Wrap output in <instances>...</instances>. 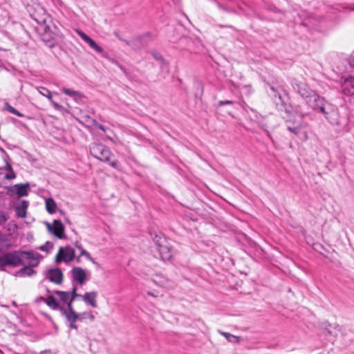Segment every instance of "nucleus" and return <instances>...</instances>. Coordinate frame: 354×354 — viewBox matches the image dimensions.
<instances>
[{
	"label": "nucleus",
	"instance_id": "nucleus-1",
	"mask_svg": "<svg viewBox=\"0 0 354 354\" xmlns=\"http://www.w3.org/2000/svg\"><path fill=\"white\" fill-rule=\"evenodd\" d=\"M293 88L306 100L309 106L314 111L321 113L331 125L338 130L344 128L346 121L339 115L337 106L319 96L304 82L295 81Z\"/></svg>",
	"mask_w": 354,
	"mask_h": 354
},
{
	"label": "nucleus",
	"instance_id": "nucleus-2",
	"mask_svg": "<svg viewBox=\"0 0 354 354\" xmlns=\"http://www.w3.org/2000/svg\"><path fill=\"white\" fill-rule=\"evenodd\" d=\"M24 265L22 250H15L0 256V271L4 270V267L17 268Z\"/></svg>",
	"mask_w": 354,
	"mask_h": 354
},
{
	"label": "nucleus",
	"instance_id": "nucleus-3",
	"mask_svg": "<svg viewBox=\"0 0 354 354\" xmlns=\"http://www.w3.org/2000/svg\"><path fill=\"white\" fill-rule=\"evenodd\" d=\"M152 239L157 246L161 259L163 261L169 260L172 257V250L165 237L161 233H159L155 234Z\"/></svg>",
	"mask_w": 354,
	"mask_h": 354
},
{
	"label": "nucleus",
	"instance_id": "nucleus-4",
	"mask_svg": "<svg viewBox=\"0 0 354 354\" xmlns=\"http://www.w3.org/2000/svg\"><path fill=\"white\" fill-rule=\"evenodd\" d=\"M90 153L95 158L107 162L112 155L108 147L100 143H93L90 147Z\"/></svg>",
	"mask_w": 354,
	"mask_h": 354
},
{
	"label": "nucleus",
	"instance_id": "nucleus-5",
	"mask_svg": "<svg viewBox=\"0 0 354 354\" xmlns=\"http://www.w3.org/2000/svg\"><path fill=\"white\" fill-rule=\"evenodd\" d=\"M59 310L62 314L65 316L67 322L69 323V328L77 329V326L75 325V322L78 320H82L81 314H77L75 312L73 308V304H68L67 308H64L62 307L59 308Z\"/></svg>",
	"mask_w": 354,
	"mask_h": 354
},
{
	"label": "nucleus",
	"instance_id": "nucleus-6",
	"mask_svg": "<svg viewBox=\"0 0 354 354\" xmlns=\"http://www.w3.org/2000/svg\"><path fill=\"white\" fill-rule=\"evenodd\" d=\"M303 115L300 116L299 118L294 122L291 120L287 121V128L288 131L291 133L295 134L296 136H299V134H302L304 139H307V133L304 131V128L306 126V124L302 120Z\"/></svg>",
	"mask_w": 354,
	"mask_h": 354
},
{
	"label": "nucleus",
	"instance_id": "nucleus-7",
	"mask_svg": "<svg viewBox=\"0 0 354 354\" xmlns=\"http://www.w3.org/2000/svg\"><path fill=\"white\" fill-rule=\"evenodd\" d=\"M75 259V250L70 246L60 247L55 257V262H70Z\"/></svg>",
	"mask_w": 354,
	"mask_h": 354
},
{
	"label": "nucleus",
	"instance_id": "nucleus-8",
	"mask_svg": "<svg viewBox=\"0 0 354 354\" xmlns=\"http://www.w3.org/2000/svg\"><path fill=\"white\" fill-rule=\"evenodd\" d=\"M46 227L49 232L57 236L58 239H62L64 232V226L59 220H54L53 225L46 223Z\"/></svg>",
	"mask_w": 354,
	"mask_h": 354
},
{
	"label": "nucleus",
	"instance_id": "nucleus-9",
	"mask_svg": "<svg viewBox=\"0 0 354 354\" xmlns=\"http://www.w3.org/2000/svg\"><path fill=\"white\" fill-rule=\"evenodd\" d=\"M46 278L51 282L60 284L63 280V274L59 268L50 269L46 273Z\"/></svg>",
	"mask_w": 354,
	"mask_h": 354
},
{
	"label": "nucleus",
	"instance_id": "nucleus-10",
	"mask_svg": "<svg viewBox=\"0 0 354 354\" xmlns=\"http://www.w3.org/2000/svg\"><path fill=\"white\" fill-rule=\"evenodd\" d=\"M75 32L86 43L89 45L92 49L97 53H102L103 51V49L100 46H98L93 39L86 35L81 30L76 29Z\"/></svg>",
	"mask_w": 354,
	"mask_h": 354
},
{
	"label": "nucleus",
	"instance_id": "nucleus-11",
	"mask_svg": "<svg viewBox=\"0 0 354 354\" xmlns=\"http://www.w3.org/2000/svg\"><path fill=\"white\" fill-rule=\"evenodd\" d=\"M38 262L30 263L28 266H24L22 268L18 270L15 275H19L21 277H31L36 274V272L33 270L34 267L37 266Z\"/></svg>",
	"mask_w": 354,
	"mask_h": 354
},
{
	"label": "nucleus",
	"instance_id": "nucleus-12",
	"mask_svg": "<svg viewBox=\"0 0 354 354\" xmlns=\"http://www.w3.org/2000/svg\"><path fill=\"white\" fill-rule=\"evenodd\" d=\"M72 277L74 281H77L79 283L82 284L86 279V272L84 269L80 267H75L73 268Z\"/></svg>",
	"mask_w": 354,
	"mask_h": 354
},
{
	"label": "nucleus",
	"instance_id": "nucleus-13",
	"mask_svg": "<svg viewBox=\"0 0 354 354\" xmlns=\"http://www.w3.org/2000/svg\"><path fill=\"white\" fill-rule=\"evenodd\" d=\"M29 184H17L14 185L10 189V192H15L19 197L28 195V189Z\"/></svg>",
	"mask_w": 354,
	"mask_h": 354
},
{
	"label": "nucleus",
	"instance_id": "nucleus-14",
	"mask_svg": "<svg viewBox=\"0 0 354 354\" xmlns=\"http://www.w3.org/2000/svg\"><path fill=\"white\" fill-rule=\"evenodd\" d=\"M97 292L95 291L86 292L82 297L85 303L91 306L93 308L97 307L96 298Z\"/></svg>",
	"mask_w": 354,
	"mask_h": 354
},
{
	"label": "nucleus",
	"instance_id": "nucleus-15",
	"mask_svg": "<svg viewBox=\"0 0 354 354\" xmlns=\"http://www.w3.org/2000/svg\"><path fill=\"white\" fill-rule=\"evenodd\" d=\"M28 203L26 201H21V203L15 206L16 214L18 217L25 218L26 216V210Z\"/></svg>",
	"mask_w": 354,
	"mask_h": 354
},
{
	"label": "nucleus",
	"instance_id": "nucleus-16",
	"mask_svg": "<svg viewBox=\"0 0 354 354\" xmlns=\"http://www.w3.org/2000/svg\"><path fill=\"white\" fill-rule=\"evenodd\" d=\"M11 246L8 235L0 232V252L8 250Z\"/></svg>",
	"mask_w": 354,
	"mask_h": 354
},
{
	"label": "nucleus",
	"instance_id": "nucleus-17",
	"mask_svg": "<svg viewBox=\"0 0 354 354\" xmlns=\"http://www.w3.org/2000/svg\"><path fill=\"white\" fill-rule=\"evenodd\" d=\"M344 91L348 94L354 95V77H349L346 79L343 85Z\"/></svg>",
	"mask_w": 354,
	"mask_h": 354
},
{
	"label": "nucleus",
	"instance_id": "nucleus-18",
	"mask_svg": "<svg viewBox=\"0 0 354 354\" xmlns=\"http://www.w3.org/2000/svg\"><path fill=\"white\" fill-rule=\"evenodd\" d=\"M62 91L65 95L73 97L76 102H79V100H80L83 97V95L82 93L77 91L70 89V88H62Z\"/></svg>",
	"mask_w": 354,
	"mask_h": 354
},
{
	"label": "nucleus",
	"instance_id": "nucleus-19",
	"mask_svg": "<svg viewBox=\"0 0 354 354\" xmlns=\"http://www.w3.org/2000/svg\"><path fill=\"white\" fill-rule=\"evenodd\" d=\"M45 203H46V211L49 214H53L56 212L57 204H56L55 201H54V199H53L52 198H46Z\"/></svg>",
	"mask_w": 354,
	"mask_h": 354
},
{
	"label": "nucleus",
	"instance_id": "nucleus-20",
	"mask_svg": "<svg viewBox=\"0 0 354 354\" xmlns=\"http://www.w3.org/2000/svg\"><path fill=\"white\" fill-rule=\"evenodd\" d=\"M218 333L224 336L228 342L233 343H238L240 341V337L233 335L229 333L223 332L221 330H218Z\"/></svg>",
	"mask_w": 354,
	"mask_h": 354
},
{
	"label": "nucleus",
	"instance_id": "nucleus-21",
	"mask_svg": "<svg viewBox=\"0 0 354 354\" xmlns=\"http://www.w3.org/2000/svg\"><path fill=\"white\" fill-rule=\"evenodd\" d=\"M23 255H26L28 259H32L35 262L39 263V258L41 255L37 252L33 251H22Z\"/></svg>",
	"mask_w": 354,
	"mask_h": 354
},
{
	"label": "nucleus",
	"instance_id": "nucleus-22",
	"mask_svg": "<svg viewBox=\"0 0 354 354\" xmlns=\"http://www.w3.org/2000/svg\"><path fill=\"white\" fill-rule=\"evenodd\" d=\"M55 294H56L59 297V299L64 302L69 301L70 300V292L56 290L55 291Z\"/></svg>",
	"mask_w": 354,
	"mask_h": 354
},
{
	"label": "nucleus",
	"instance_id": "nucleus-23",
	"mask_svg": "<svg viewBox=\"0 0 354 354\" xmlns=\"http://www.w3.org/2000/svg\"><path fill=\"white\" fill-rule=\"evenodd\" d=\"M75 246L76 248L80 250V256H84L88 260L92 261L93 263H95V260L91 257V254L86 251L85 250L81 245H80L78 243V242H77L75 243Z\"/></svg>",
	"mask_w": 354,
	"mask_h": 354
},
{
	"label": "nucleus",
	"instance_id": "nucleus-24",
	"mask_svg": "<svg viewBox=\"0 0 354 354\" xmlns=\"http://www.w3.org/2000/svg\"><path fill=\"white\" fill-rule=\"evenodd\" d=\"M45 302L53 310L57 309L59 307L57 301L53 296H48L46 299Z\"/></svg>",
	"mask_w": 354,
	"mask_h": 354
},
{
	"label": "nucleus",
	"instance_id": "nucleus-25",
	"mask_svg": "<svg viewBox=\"0 0 354 354\" xmlns=\"http://www.w3.org/2000/svg\"><path fill=\"white\" fill-rule=\"evenodd\" d=\"M39 24V28L44 30V32L48 33L50 31V27L46 24V17L39 19H35Z\"/></svg>",
	"mask_w": 354,
	"mask_h": 354
},
{
	"label": "nucleus",
	"instance_id": "nucleus-26",
	"mask_svg": "<svg viewBox=\"0 0 354 354\" xmlns=\"http://www.w3.org/2000/svg\"><path fill=\"white\" fill-rule=\"evenodd\" d=\"M4 109L9 111L10 113H12V114H15L19 117H24V114H22L21 113H20L19 111H18L16 109H15L14 107H12L10 104L8 103H6L5 105H4Z\"/></svg>",
	"mask_w": 354,
	"mask_h": 354
},
{
	"label": "nucleus",
	"instance_id": "nucleus-27",
	"mask_svg": "<svg viewBox=\"0 0 354 354\" xmlns=\"http://www.w3.org/2000/svg\"><path fill=\"white\" fill-rule=\"evenodd\" d=\"M6 168L8 170H10V172L4 174L3 178L8 179V180L15 178V174L13 172V171L12 170L11 166L8 163H7V165H6Z\"/></svg>",
	"mask_w": 354,
	"mask_h": 354
},
{
	"label": "nucleus",
	"instance_id": "nucleus-28",
	"mask_svg": "<svg viewBox=\"0 0 354 354\" xmlns=\"http://www.w3.org/2000/svg\"><path fill=\"white\" fill-rule=\"evenodd\" d=\"M70 293H71V297H70V300L68 304H72L73 301L75 299V298H77L78 297H82L80 295L77 293V287L76 286H73V290L71 292H70Z\"/></svg>",
	"mask_w": 354,
	"mask_h": 354
},
{
	"label": "nucleus",
	"instance_id": "nucleus-29",
	"mask_svg": "<svg viewBox=\"0 0 354 354\" xmlns=\"http://www.w3.org/2000/svg\"><path fill=\"white\" fill-rule=\"evenodd\" d=\"M9 219L8 214L0 211V225H3Z\"/></svg>",
	"mask_w": 354,
	"mask_h": 354
},
{
	"label": "nucleus",
	"instance_id": "nucleus-30",
	"mask_svg": "<svg viewBox=\"0 0 354 354\" xmlns=\"http://www.w3.org/2000/svg\"><path fill=\"white\" fill-rule=\"evenodd\" d=\"M53 248L52 243L47 241L44 245H41L39 249L41 251H45L48 252L50 250Z\"/></svg>",
	"mask_w": 354,
	"mask_h": 354
},
{
	"label": "nucleus",
	"instance_id": "nucleus-31",
	"mask_svg": "<svg viewBox=\"0 0 354 354\" xmlns=\"http://www.w3.org/2000/svg\"><path fill=\"white\" fill-rule=\"evenodd\" d=\"M81 122H92L93 123L95 122V120H93L89 115H84L81 116L80 119Z\"/></svg>",
	"mask_w": 354,
	"mask_h": 354
},
{
	"label": "nucleus",
	"instance_id": "nucleus-32",
	"mask_svg": "<svg viewBox=\"0 0 354 354\" xmlns=\"http://www.w3.org/2000/svg\"><path fill=\"white\" fill-rule=\"evenodd\" d=\"M36 89L37 90V91L43 96H46L47 95V94H48V89L45 88V87H43V86H38V87H36Z\"/></svg>",
	"mask_w": 354,
	"mask_h": 354
},
{
	"label": "nucleus",
	"instance_id": "nucleus-33",
	"mask_svg": "<svg viewBox=\"0 0 354 354\" xmlns=\"http://www.w3.org/2000/svg\"><path fill=\"white\" fill-rule=\"evenodd\" d=\"M50 103L55 109H56L57 111H62L63 109V106L62 105L59 104L58 103L55 102V101L51 100Z\"/></svg>",
	"mask_w": 354,
	"mask_h": 354
},
{
	"label": "nucleus",
	"instance_id": "nucleus-34",
	"mask_svg": "<svg viewBox=\"0 0 354 354\" xmlns=\"http://www.w3.org/2000/svg\"><path fill=\"white\" fill-rule=\"evenodd\" d=\"M270 88H271L272 91L273 92V97H274L275 98L278 97L279 100L281 101V95L279 94V93H277V91H276L275 88L273 86H271Z\"/></svg>",
	"mask_w": 354,
	"mask_h": 354
},
{
	"label": "nucleus",
	"instance_id": "nucleus-35",
	"mask_svg": "<svg viewBox=\"0 0 354 354\" xmlns=\"http://www.w3.org/2000/svg\"><path fill=\"white\" fill-rule=\"evenodd\" d=\"M233 103H234L233 101H231V100H221V101L218 102V105L223 106V105H225V104H232Z\"/></svg>",
	"mask_w": 354,
	"mask_h": 354
},
{
	"label": "nucleus",
	"instance_id": "nucleus-36",
	"mask_svg": "<svg viewBox=\"0 0 354 354\" xmlns=\"http://www.w3.org/2000/svg\"><path fill=\"white\" fill-rule=\"evenodd\" d=\"M139 40H140V39H136V40L132 41H127V40H123V41L125 42V44L127 45L131 46V47L134 48V43L136 41H139Z\"/></svg>",
	"mask_w": 354,
	"mask_h": 354
},
{
	"label": "nucleus",
	"instance_id": "nucleus-37",
	"mask_svg": "<svg viewBox=\"0 0 354 354\" xmlns=\"http://www.w3.org/2000/svg\"><path fill=\"white\" fill-rule=\"evenodd\" d=\"M349 64L351 67L354 68V52L352 53V55L350 57Z\"/></svg>",
	"mask_w": 354,
	"mask_h": 354
},
{
	"label": "nucleus",
	"instance_id": "nucleus-38",
	"mask_svg": "<svg viewBox=\"0 0 354 354\" xmlns=\"http://www.w3.org/2000/svg\"><path fill=\"white\" fill-rule=\"evenodd\" d=\"M82 315H87V317L91 319V320H94L95 319V317L91 314V313H83Z\"/></svg>",
	"mask_w": 354,
	"mask_h": 354
},
{
	"label": "nucleus",
	"instance_id": "nucleus-39",
	"mask_svg": "<svg viewBox=\"0 0 354 354\" xmlns=\"http://www.w3.org/2000/svg\"><path fill=\"white\" fill-rule=\"evenodd\" d=\"M118 162L113 161L110 162V165L113 168H118Z\"/></svg>",
	"mask_w": 354,
	"mask_h": 354
},
{
	"label": "nucleus",
	"instance_id": "nucleus-40",
	"mask_svg": "<svg viewBox=\"0 0 354 354\" xmlns=\"http://www.w3.org/2000/svg\"><path fill=\"white\" fill-rule=\"evenodd\" d=\"M46 98H48L50 102H51V100H53V98H52V93L48 91V94H47V95L45 96Z\"/></svg>",
	"mask_w": 354,
	"mask_h": 354
},
{
	"label": "nucleus",
	"instance_id": "nucleus-41",
	"mask_svg": "<svg viewBox=\"0 0 354 354\" xmlns=\"http://www.w3.org/2000/svg\"><path fill=\"white\" fill-rule=\"evenodd\" d=\"M99 128L101 129H104V127L102 125H100Z\"/></svg>",
	"mask_w": 354,
	"mask_h": 354
},
{
	"label": "nucleus",
	"instance_id": "nucleus-42",
	"mask_svg": "<svg viewBox=\"0 0 354 354\" xmlns=\"http://www.w3.org/2000/svg\"><path fill=\"white\" fill-rule=\"evenodd\" d=\"M156 59H160V57H158V56H156Z\"/></svg>",
	"mask_w": 354,
	"mask_h": 354
},
{
	"label": "nucleus",
	"instance_id": "nucleus-43",
	"mask_svg": "<svg viewBox=\"0 0 354 354\" xmlns=\"http://www.w3.org/2000/svg\"><path fill=\"white\" fill-rule=\"evenodd\" d=\"M1 170H2V169H0V175L1 174Z\"/></svg>",
	"mask_w": 354,
	"mask_h": 354
}]
</instances>
